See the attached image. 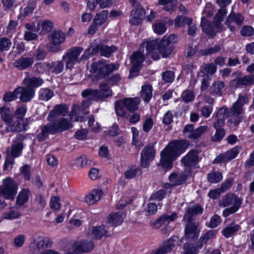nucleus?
<instances>
[{
  "instance_id": "nucleus-32",
  "label": "nucleus",
  "mask_w": 254,
  "mask_h": 254,
  "mask_svg": "<svg viewBox=\"0 0 254 254\" xmlns=\"http://www.w3.org/2000/svg\"><path fill=\"white\" fill-rule=\"evenodd\" d=\"M124 217L123 213H115L111 214L108 217V222L111 227H115L122 224Z\"/></svg>"
},
{
  "instance_id": "nucleus-59",
  "label": "nucleus",
  "mask_w": 254,
  "mask_h": 254,
  "mask_svg": "<svg viewBox=\"0 0 254 254\" xmlns=\"http://www.w3.org/2000/svg\"><path fill=\"white\" fill-rule=\"evenodd\" d=\"M18 92H16V89L12 92H8L4 94L3 99L5 102H10L16 99Z\"/></svg>"
},
{
  "instance_id": "nucleus-51",
  "label": "nucleus",
  "mask_w": 254,
  "mask_h": 254,
  "mask_svg": "<svg viewBox=\"0 0 254 254\" xmlns=\"http://www.w3.org/2000/svg\"><path fill=\"white\" fill-rule=\"evenodd\" d=\"M181 98L186 103L191 102L194 99L193 92L192 90H186L182 92Z\"/></svg>"
},
{
  "instance_id": "nucleus-63",
  "label": "nucleus",
  "mask_w": 254,
  "mask_h": 254,
  "mask_svg": "<svg viewBox=\"0 0 254 254\" xmlns=\"http://www.w3.org/2000/svg\"><path fill=\"white\" fill-rule=\"evenodd\" d=\"M153 125L152 119L150 118H147L143 123V129L145 132H148L152 128Z\"/></svg>"
},
{
  "instance_id": "nucleus-40",
  "label": "nucleus",
  "mask_w": 254,
  "mask_h": 254,
  "mask_svg": "<svg viewBox=\"0 0 254 254\" xmlns=\"http://www.w3.org/2000/svg\"><path fill=\"white\" fill-rule=\"evenodd\" d=\"M21 216V214L18 211L12 209L5 211L1 216V218L7 220H13L18 219Z\"/></svg>"
},
{
  "instance_id": "nucleus-12",
  "label": "nucleus",
  "mask_w": 254,
  "mask_h": 254,
  "mask_svg": "<svg viewBox=\"0 0 254 254\" xmlns=\"http://www.w3.org/2000/svg\"><path fill=\"white\" fill-rule=\"evenodd\" d=\"M82 51V48L73 47L68 50L63 56V60L65 62L67 68L71 69L75 64L87 59L82 58V55L81 58L79 57Z\"/></svg>"
},
{
  "instance_id": "nucleus-6",
  "label": "nucleus",
  "mask_w": 254,
  "mask_h": 254,
  "mask_svg": "<svg viewBox=\"0 0 254 254\" xmlns=\"http://www.w3.org/2000/svg\"><path fill=\"white\" fill-rule=\"evenodd\" d=\"M71 127V124L64 120H57L53 123L48 124L41 127V132L37 135L38 139L42 141L45 139L50 133L54 134L63 131Z\"/></svg>"
},
{
  "instance_id": "nucleus-39",
  "label": "nucleus",
  "mask_w": 254,
  "mask_h": 254,
  "mask_svg": "<svg viewBox=\"0 0 254 254\" xmlns=\"http://www.w3.org/2000/svg\"><path fill=\"white\" fill-rule=\"evenodd\" d=\"M92 236L95 239H100L102 236H107V231L105 230L103 226L99 227H93L91 230Z\"/></svg>"
},
{
  "instance_id": "nucleus-15",
  "label": "nucleus",
  "mask_w": 254,
  "mask_h": 254,
  "mask_svg": "<svg viewBox=\"0 0 254 254\" xmlns=\"http://www.w3.org/2000/svg\"><path fill=\"white\" fill-rule=\"evenodd\" d=\"M179 244V238L177 236H173L168 240L164 242L156 251L152 252V254L168 253L172 251L175 246Z\"/></svg>"
},
{
  "instance_id": "nucleus-45",
  "label": "nucleus",
  "mask_w": 254,
  "mask_h": 254,
  "mask_svg": "<svg viewBox=\"0 0 254 254\" xmlns=\"http://www.w3.org/2000/svg\"><path fill=\"white\" fill-rule=\"evenodd\" d=\"M239 230V226L237 225H232L224 228L222 231V234L226 238H228L232 236L236 232Z\"/></svg>"
},
{
  "instance_id": "nucleus-25",
  "label": "nucleus",
  "mask_w": 254,
  "mask_h": 254,
  "mask_svg": "<svg viewBox=\"0 0 254 254\" xmlns=\"http://www.w3.org/2000/svg\"><path fill=\"white\" fill-rule=\"evenodd\" d=\"M177 217V214L174 212L162 215L157 220L155 223L156 227H160L162 225H167L171 222L174 221Z\"/></svg>"
},
{
  "instance_id": "nucleus-19",
  "label": "nucleus",
  "mask_w": 254,
  "mask_h": 254,
  "mask_svg": "<svg viewBox=\"0 0 254 254\" xmlns=\"http://www.w3.org/2000/svg\"><path fill=\"white\" fill-rule=\"evenodd\" d=\"M200 230L197 225L190 221L187 223L185 228V238L187 240L191 241L197 238Z\"/></svg>"
},
{
  "instance_id": "nucleus-56",
  "label": "nucleus",
  "mask_w": 254,
  "mask_h": 254,
  "mask_svg": "<svg viewBox=\"0 0 254 254\" xmlns=\"http://www.w3.org/2000/svg\"><path fill=\"white\" fill-rule=\"evenodd\" d=\"M224 87V83L222 81H218L213 84L212 87V91L216 95H220Z\"/></svg>"
},
{
  "instance_id": "nucleus-14",
  "label": "nucleus",
  "mask_w": 254,
  "mask_h": 254,
  "mask_svg": "<svg viewBox=\"0 0 254 254\" xmlns=\"http://www.w3.org/2000/svg\"><path fill=\"white\" fill-rule=\"evenodd\" d=\"M155 151L152 145L145 146L141 153L140 162L143 168L149 166L150 162L155 158Z\"/></svg>"
},
{
  "instance_id": "nucleus-50",
  "label": "nucleus",
  "mask_w": 254,
  "mask_h": 254,
  "mask_svg": "<svg viewBox=\"0 0 254 254\" xmlns=\"http://www.w3.org/2000/svg\"><path fill=\"white\" fill-rule=\"evenodd\" d=\"M54 95L53 92L49 89L43 88L40 90L39 97L43 101H48Z\"/></svg>"
},
{
  "instance_id": "nucleus-3",
  "label": "nucleus",
  "mask_w": 254,
  "mask_h": 254,
  "mask_svg": "<svg viewBox=\"0 0 254 254\" xmlns=\"http://www.w3.org/2000/svg\"><path fill=\"white\" fill-rule=\"evenodd\" d=\"M188 141L175 140L169 143L161 152L160 165L164 169H170L173 162L187 148Z\"/></svg>"
},
{
  "instance_id": "nucleus-16",
  "label": "nucleus",
  "mask_w": 254,
  "mask_h": 254,
  "mask_svg": "<svg viewBox=\"0 0 254 254\" xmlns=\"http://www.w3.org/2000/svg\"><path fill=\"white\" fill-rule=\"evenodd\" d=\"M248 102V97L247 95L245 96L239 95L237 101L233 104L230 113L228 112V116L237 117L242 114L243 112V106Z\"/></svg>"
},
{
  "instance_id": "nucleus-22",
  "label": "nucleus",
  "mask_w": 254,
  "mask_h": 254,
  "mask_svg": "<svg viewBox=\"0 0 254 254\" xmlns=\"http://www.w3.org/2000/svg\"><path fill=\"white\" fill-rule=\"evenodd\" d=\"M244 18L240 14H230L226 21V25L231 31L235 30L236 27L240 26L243 23Z\"/></svg>"
},
{
  "instance_id": "nucleus-29",
  "label": "nucleus",
  "mask_w": 254,
  "mask_h": 254,
  "mask_svg": "<svg viewBox=\"0 0 254 254\" xmlns=\"http://www.w3.org/2000/svg\"><path fill=\"white\" fill-rule=\"evenodd\" d=\"M65 34L61 30L55 31L49 36L50 42L55 46L60 45L65 41Z\"/></svg>"
},
{
  "instance_id": "nucleus-42",
  "label": "nucleus",
  "mask_w": 254,
  "mask_h": 254,
  "mask_svg": "<svg viewBox=\"0 0 254 254\" xmlns=\"http://www.w3.org/2000/svg\"><path fill=\"white\" fill-rule=\"evenodd\" d=\"M216 71V67L213 64H206L201 67L200 72L204 76L212 75Z\"/></svg>"
},
{
  "instance_id": "nucleus-44",
  "label": "nucleus",
  "mask_w": 254,
  "mask_h": 254,
  "mask_svg": "<svg viewBox=\"0 0 254 254\" xmlns=\"http://www.w3.org/2000/svg\"><path fill=\"white\" fill-rule=\"evenodd\" d=\"M91 163V160L87 158L85 155H82L74 161V164L79 168H82L88 165H90Z\"/></svg>"
},
{
  "instance_id": "nucleus-23",
  "label": "nucleus",
  "mask_w": 254,
  "mask_h": 254,
  "mask_svg": "<svg viewBox=\"0 0 254 254\" xmlns=\"http://www.w3.org/2000/svg\"><path fill=\"white\" fill-rule=\"evenodd\" d=\"M94 247L92 242L84 240L75 242L72 248L77 252H88L93 250Z\"/></svg>"
},
{
  "instance_id": "nucleus-1",
  "label": "nucleus",
  "mask_w": 254,
  "mask_h": 254,
  "mask_svg": "<svg viewBox=\"0 0 254 254\" xmlns=\"http://www.w3.org/2000/svg\"><path fill=\"white\" fill-rule=\"evenodd\" d=\"M178 41V37L175 35H165L161 41L157 40L145 41L140 47L139 52H134L130 58L132 67L129 77L136 75L140 69L141 64L144 60V49L145 55L153 60H157L169 56L173 50L172 45Z\"/></svg>"
},
{
  "instance_id": "nucleus-31",
  "label": "nucleus",
  "mask_w": 254,
  "mask_h": 254,
  "mask_svg": "<svg viewBox=\"0 0 254 254\" xmlns=\"http://www.w3.org/2000/svg\"><path fill=\"white\" fill-rule=\"evenodd\" d=\"M53 27V23L48 20L39 22L37 24V31L40 34L45 35L50 31Z\"/></svg>"
},
{
  "instance_id": "nucleus-48",
  "label": "nucleus",
  "mask_w": 254,
  "mask_h": 254,
  "mask_svg": "<svg viewBox=\"0 0 254 254\" xmlns=\"http://www.w3.org/2000/svg\"><path fill=\"white\" fill-rule=\"evenodd\" d=\"M7 156L6 157L5 163L3 167V170L9 171H10L14 164V160L13 158L9 156V149L6 150Z\"/></svg>"
},
{
  "instance_id": "nucleus-47",
  "label": "nucleus",
  "mask_w": 254,
  "mask_h": 254,
  "mask_svg": "<svg viewBox=\"0 0 254 254\" xmlns=\"http://www.w3.org/2000/svg\"><path fill=\"white\" fill-rule=\"evenodd\" d=\"M192 21L190 18L177 16L175 20L174 25L175 27H182L185 24L190 25L191 24Z\"/></svg>"
},
{
  "instance_id": "nucleus-26",
  "label": "nucleus",
  "mask_w": 254,
  "mask_h": 254,
  "mask_svg": "<svg viewBox=\"0 0 254 254\" xmlns=\"http://www.w3.org/2000/svg\"><path fill=\"white\" fill-rule=\"evenodd\" d=\"M16 92H18V95L20 94V99L22 102L30 101L34 95V90L27 86L26 88L19 87L16 89Z\"/></svg>"
},
{
  "instance_id": "nucleus-8",
  "label": "nucleus",
  "mask_w": 254,
  "mask_h": 254,
  "mask_svg": "<svg viewBox=\"0 0 254 254\" xmlns=\"http://www.w3.org/2000/svg\"><path fill=\"white\" fill-rule=\"evenodd\" d=\"M242 203V200L236 195L234 194H227L219 201V205L223 207L230 206L229 208L224 210L223 215L227 217L233 214L239 209Z\"/></svg>"
},
{
  "instance_id": "nucleus-60",
  "label": "nucleus",
  "mask_w": 254,
  "mask_h": 254,
  "mask_svg": "<svg viewBox=\"0 0 254 254\" xmlns=\"http://www.w3.org/2000/svg\"><path fill=\"white\" fill-rule=\"evenodd\" d=\"M25 236L22 234L19 235L15 237L13 240V244L15 247L17 248L21 247L25 242Z\"/></svg>"
},
{
  "instance_id": "nucleus-18",
  "label": "nucleus",
  "mask_w": 254,
  "mask_h": 254,
  "mask_svg": "<svg viewBox=\"0 0 254 254\" xmlns=\"http://www.w3.org/2000/svg\"><path fill=\"white\" fill-rule=\"evenodd\" d=\"M240 148L239 146H235L230 150L226 152L217 157L214 160L215 163H225L230 160L235 158L238 154Z\"/></svg>"
},
{
  "instance_id": "nucleus-20",
  "label": "nucleus",
  "mask_w": 254,
  "mask_h": 254,
  "mask_svg": "<svg viewBox=\"0 0 254 254\" xmlns=\"http://www.w3.org/2000/svg\"><path fill=\"white\" fill-rule=\"evenodd\" d=\"M67 107L65 105H57L55 106L54 109L50 112L48 117V120L50 122H52L55 120V122H56V121L58 120H64L67 122V121L64 119H60L58 117L59 115L65 116L67 111ZM68 123L69 122H68Z\"/></svg>"
},
{
  "instance_id": "nucleus-10",
  "label": "nucleus",
  "mask_w": 254,
  "mask_h": 254,
  "mask_svg": "<svg viewBox=\"0 0 254 254\" xmlns=\"http://www.w3.org/2000/svg\"><path fill=\"white\" fill-rule=\"evenodd\" d=\"M227 109L225 107L219 109L216 113L215 118L216 121L214 124L216 129L215 134L212 136L213 141H218L221 140L225 135V131L221 127L224 124L225 119L228 116Z\"/></svg>"
},
{
  "instance_id": "nucleus-24",
  "label": "nucleus",
  "mask_w": 254,
  "mask_h": 254,
  "mask_svg": "<svg viewBox=\"0 0 254 254\" xmlns=\"http://www.w3.org/2000/svg\"><path fill=\"white\" fill-rule=\"evenodd\" d=\"M198 152L191 150L182 159V162L185 166L191 167L198 162Z\"/></svg>"
},
{
  "instance_id": "nucleus-27",
  "label": "nucleus",
  "mask_w": 254,
  "mask_h": 254,
  "mask_svg": "<svg viewBox=\"0 0 254 254\" xmlns=\"http://www.w3.org/2000/svg\"><path fill=\"white\" fill-rule=\"evenodd\" d=\"M232 86L239 87L241 85L249 86L254 84V75H249L243 76L232 81Z\"/></svg>"
},
{
  "instance_id": "nucleus-37",
  "label": "nucleus",
  "mask_w": 254,
  "mask_h": 254,
  "mask_svg": "<svg viewBox=\"0 0 254 254\" xmlns=\"http://www.w3.org/2000/svg\"><path fill=\"white\" fill-rule=\"evenodd\" d=\"M22 148L21 142H15L12 145L11 150H9V156L12 158L18 157L21 154Z\"/></svg>"
},
{
  "instance_id": "nucleus-11",
  "label": "nucleus",
  "mask_w": 254,
  "mask_h": 254,
  "mask_svg": "<svg viewBox=\"0 0 254 254\" xmlns=\"http://www.w3.org/2000/svg\"><path fill=\"white\" fill-rule=\"evenodd\" d=\"M112 91L105 82H102L99 85V90L87 89L82 91V95L84 97H90L96 99L103 100L112 96Z\"/></svg>"
},
{
  "instance_id": "nucleus-57",
  "label": "nucleus",
  "mask_w": 254,
  "mask_h": 254,
  "mask_svg": "<svg viewBox=\"0 0 254 254\" xmlns=\"http://www.w3.org/2000/svg\"><path fill=\"white\" fill-rule=\"evenodd\" d=\"M64 67V65L62 61H58L52 63V71L55 73L61 72Z\"/></svg>"
},
{
  "instance_id": "nucleus-28",
  "label": "nucleus",
  "mask_w": 254,
  "mask_h": 254,
  "mask_svg": "<svg viewBox=\"0 0 254 254\" xmlns=\"http://www.w3.org/2000/svg\"><path fill=\"white\" fill-rule=\"evenodd\" d=\"M102 191L99 189H94L91 191L85 197V200L88 205H93L98 202L102 195Z\"/></svg>"
},
{
  "instance_id": "nucleus-36",
  "label": "nucleus",
  "mask_w": 254,
  "mask_h": 254,
  "mask_svg": "<svg viewBox=\"0 0 254 254\" xmlns=\"http://www.w3.org/2000/svg\"><path fill=\"white\" fill-rule=\"evenodd\" d=\"M152 96V88L150 85H144L142 86L141 97L143 100L148 102Z\"/></svg>"
},
{
  "instance_id": "nucleus-53",
  "label": "nucleus",
  "mask_w": 254,
  "mask_h": 254,
  "mask_svg": "<svg viewBox=\"0 0 254 254\" xmlns=\"http://www.w3.org/2000/svg\"><path fill=\"white\" fill-rule=\"evenodd\" d=\"M50 206L54 210H58L61 207L60 197L59 196L51 197Z\"/></svg>"
},
{
  "instance_id": "nucleus-43",
  "label": "nucleus",
  "mask_w": 254,
  "mask_h": 254,
  "mask_svg": "<svg viewBox=\"0 0 254 254\" xmlns=\"http://www.w3.org/2000/svg\"><path fill=\"white\" fill-rule=\"evenodd\" d=\"M202 244L195 247L193 244H186L184 247V254H197L198 250L201 249Z\"/></svg>"
},
{
  "instance_id": "nucleus-61",
  "label": "nucleus",
  "mask_w": 254,
  "mask_h": 254,
  "mask_svg": "<svg viewBox=\"0 0 254 254\" xmlns=\"http://www.w3.org/2000/svg\"><path fill=\"white\" fill-rule=\"evenodd\" d=\"M48 238L39 237L35 240V243L38 249L43 248L49 242Z\"/></svg>"
},
{
  "instance_id": "nucleus-30",
  "label": "nucleus",
  "mask_w": 254,
  "mask_h": 254,
  "mask_svg": "<svg viewBox=\"0 0 254 254\" xmlns=\"http://www.w3.org/2000/svg\"><path fill=\"white\" fill-rule=\"evenodd\" d=\"M33 62V58L21 57L14 62V65L19 69L23 70L30 66Z\"/></svg>"
},
{
  "instance_id": "nucleus-41",
  "label": "nucleus",
  "mask_w": 254,
  "mask_h": 254,
  "mask_svg": "<svg viewBox=\"0 0 254 254\" xmlns=\"http://www.w3.org/2000/svg\"><path fill=\"white\" fill-rule=\"evenodd\" d=\"M159 3L164 5L163 8L166 11H173L176 6L175 0H159Z\"/></svg>"
},
{
  "instance_id": "nucleus-35",
  "label": "nucleus",
  "mask_w": 254,
  "mask_h": 254,
  "mask_svg": "<svg viewBox=\"0 0 254 254\" xmlns=\"http://www.w3.org/2000/svg\"><path fill=\"white\" fill-rule=\"evenodd\" d=\"M30 196V192L28 189L22 190L18 193L16 199V204L22 205L28 201Z\"/></svg>"
},
{
  "instance_id": "nucleus-58",
  "label": "nucleus",
  "mask_w": 254,
  "mask_h": 254,
  "mask_svg": "<svg viewBox=\"0 0 254 254\" xmlns=\"http://www.w3.org/2000/svg\"><path fill=\"white\" fill-rule=\"evenodd\" d=\"M11 46V43L9 40L5 38L0 39V51L8 50Z\"/></svg>"
},
{
  "instance_id": "nucleus-46",
  "label": "nucleus",
  "mask_w": 254,
  "mask_h": 254,
  "mask_svg": "<svg viewBox=\"0 0 254 254\" xmlns=\"http://www.w3.org/2000/svg\"><path fill=\"white\" fill-rule=\"evenodd\" d=\"M139 168L135 166L128 167L125 172V178L130 179L135 177L138 173H140Z\"/></svg>"
},
{
  "instance_id": "nucleus-13",
  "label": "nucleus",
  "mask_w": 254,
  "mask_h": 254,
  "mask_svg": "<svg viewBox=\"0 0 254 254\" xmlns=\"http://www.w3.org/2000/svg\"><path fill=\"white\" fill-rule=\"evenodd\" d=\"M18 184L11 178H7L3 181V185L0 187V194L9 200H13L17 192Z\"/></svg>"
},
{
  "instance_id": "nucleus-4",
  "label": "nucleus",
  "mask_w": 254,
  "mask_h": 254,
  "mask_svg": "<svg viewBox=\"0 0 254 254\" xmlns=\"http://www.w3.org/2000/svg\"><path fill=\"white\" fill-rule=\"evenodd\" d=\"M210 4H207L204 10L202 12L201 17V26L203 31L210 37H213L216 32H219L222 29V26L220 25V22L222 21V18L227 13V10L225 7H221L215 16V19L217 22L215 25H211L207 24V16H210L213 14V12L210 11Z\"/></svg>"
},
{
  "instance_id": "nucleus-62",
  "label": "nucleus",
  "mask_w": 254,
  "mask_h": 254,
  "mask_svg": "<svg viewBox=\"0 0 254 254\" xmlns=\"http://www.w3.org/2000/svg\"><path fill=\"white\" fill-rule=\"evenodd\" d=\"M165 194V192L164 190H159L151 195L150 199L155 201H160L163 199Z\"/></svg>"
},
{
  "instance_id": "nucleus-55",
  "label": "nucleus",
  "mask_w": 254,
  "mask_h": 254,
  "mask_svg": "<svg viewBox=\"0 0 254 254\" xmlns=\"http://www.w3.org/2000/svg\"><path fill=\"white\" fill-rule=\"evenodd\" d=\"M185 177L181 179V177L175 173H172L169 176V181L173 185H178L181 184L182 181H185Z\"/></svg>"
},
{
  "instance_id": "nucleus-34",
  "label": "nucleus",
  "mask_w": 254,
  "mask_h": 254,
  "mask_svg": "<svg viewBox=\"0 0 254 254\" xmlns=\"http://www.w3.org/2000/svg\"><path fill=\"white\" fill-rule=\"evenodd\" d=\"M24 83L26 86L32 88L41 86L43 83V80L39 77H26L24 80Z\"/></svg>"
},
{
  "instance_id": "nucleus-38",
  "label": "nucleus",
  "mask_w": 254,
  "mask_h": 254,
  "mask_svg": "<svg viewBox=\"0 0 254 254\" xmlns=\"http://www.w3.org/2000/svg\"><path fill=\"white\" fill-rule=\"evenodd\" d=\"M202 210V208L200 206L197 205H193L191 207L188 208L186 213L184 215V218L185 219H188V221H189L191 217L194 215L201 213Z\"/></svg>"
},
{
  "instance_id": "nucleus-17",
  "label": "nucleus",
  "mask_w": 254,
  "mask_h": 254,
  "mask_svg": "<svg viewBox=\"0 0 254 254\" xmlns=\"http://www.w3.org/2000/svg\"><path fill=\"white\" fill-rule=\"evenodd\" d=\"M207 130V126H202L194 129L192 125H188L185 126L184 132L189 138L195 139L200 137Z\"/></svg>"
},
{
  "instance_id": "nucleus-2",
  "label": "nucleus",
  "mask_w": 254,
  "mask_h": 254,
  "mask_svg": "<svg viewBox=\"0 0 254 254\" xmlns=\"http://www.w3.org/2000/svg\"><path fill=\"white\" fill-rule=\"evenodd\" d=\"M27 109L25 106L18 107L15 111L18 116L16 122H13L12 112L9 108L2 107L0 108L1 118L7 126V129L10 131L20 132L27 129L28 124L32 122L30 118L23 119Z\"/></svg>"
},
{
  "instance_id": "nucleus-9",
  "label": "nucleus",
  "mask_w": 254,
  "mask_h": 254,
  "mask_svg": "<svg viewBox=\"0 0 254 254\" xmlns=\"http://www.w3.org/2000/svg\"><path fill=\"white\" fill-rule=\"evenodd\" d=\"M117 50L115 46H108L98 44L97 41L92 43L89 49H87L82 54V58H89L90 56L100 52L102 56L109 58Z\"/></svg>"
},
{
  "instance_id": "nucleus-49",
  "label": "nucleus",
  "mask_w": 254,
  "mask_h": 254,
  "mask_svg": "<svg viewBox=\"0 0 254 254\" xmlns=\"http://www.w3.org/2000/svg\"><path fill=\"white\" fill-rule=\"evenodd\" d=\"M152 28L154 32L158 35H162L166 31V26L162 22H158L154 23L152 25Z\"/></svg>"
},
{
  "instance_id": "nucleus-5",
  "label": "nucleus",
  "mask_w": 254,
  "mask_h": 254,
  "mask_svg": "<svg viewBox=\"0 0 254 254\" xmlns=\"http://www.w3.org/2000/svg\"><path fill=\"white\" fill-rule=\"evenodd\" d=\"M119 67L118 64H108L106 61H99L91 64L90 71L92 79L98 80L105 78Z\"/></svg>"
},
{
  "instance_id": "nucleus-33",
  "label": "nucleus",
  "mask_w": 254,
  "mask_h": 254,
  "mask_svg": "<svg viewBox=\"0 0 254 254\" xmlns=\"http://www.w3.org/2000/svg\"><path fill=\"white\" fill-rule=\"evenodd\" d=\"M108 16V11L107 10H103L95 15L93 21L97 26L100 27L106 23L107 21Z\"/></svg>"
},
{
  "instance_id": "nucleus-64",
  "label": "nucleus",
  "mask_w": 254,
  "mask_h": 254,
  "mask_svg": "<svg viewBox=\"0 0 254 254\" xmlns=\"http://www.w3.org/2000/svg\"><path fill=\"white\" fill-rule=\"evenodd\" d=\"M241 34L242 36H251L254 34V29L251 26H245L242 28Z\"/></svg>"
},
{
  "instance_id": "nucleus-52",
  "label": "nucleus",
  "mask_w": 254,
  "mask_h": 254,
  "mask_svg": "<svg viewBox=\"0 0 254 254\" xmlns=\"http://www.w3.org/2000/svg\"><path fill=\"white\" fill-rule=\"evenodd\" d=\"M223 178L222 174L218 172L209 173L207 176L208 181L211 183H217Z\"/></svg>"
},
{
  "instance_id": "nucleus-21",
  "label": "nucleus",
  "mask_w": 254,
  "mask_h": 254,
  "mask_svg": "<svg viewBox=\"0 0 254 254\" xmlns=\"http://www.w3.org/2000/svg\"><path fill=\"white\" fill-rule=\"evenodd\" d=\"M145 11L140 5H137L132 9L130 16L129 21L134 25L139 24L144 18Z\"/></svg>"
},
{
  "instance_id": "nucleus-7",
  "label": "nucleus",
  "mask_w": 254,
  "mask_h": 254,
  "mask_svg": "<svg viewBox=\"0 0 254 254\" xmlns=\"http://www.w3.org/2000/svg\"><path fill=\"white\" fill-rule=\"evenodd\" d=\"M140 103V99L138 97L127 98L116 102L115 110L117 115L126 117L127 110L132 112L136 110Z\"/></svg>"
},
{
  "instance_id": "nucleus-54",
  "label": "nucleus",
  "mask_w": 254,
  "mask_h": 254,
  "mask_svg": "<svg viewBox=\"0 0 254 254\" xmlns=\"http://www.w3.org/2000/svg\"><path fill=\"white\" fill-rule=\"evenodd\" d=\"M30 167L28 165H24L20 168V175H21L25 180H29L30 178Z\"/></svg>"
}]
</instances>
